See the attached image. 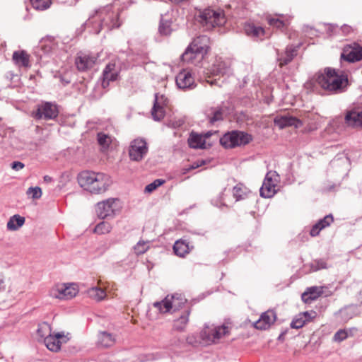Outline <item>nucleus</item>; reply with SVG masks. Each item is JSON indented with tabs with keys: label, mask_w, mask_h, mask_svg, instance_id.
<instances>
[{
	"label": "nucleus",
	"mask_w": 362,
	"mask_h": 362,
	"mask_svg": "<svg viewBox=\"0 0 362 362\" xmlns=\"http://www.w3.org/2000/svg\"><path fill=\"white\" fill-rule=\"evenodd\" d=\"M315 84L332 93H339L344 90L348 84V79L346 76L338 74L335 69L325 68L323 72H318L306 82L305 86L307 88H313Z\"/></svg>",
	"instance_id": "f257e3e1"
},
{
	"label": "nucleus",
	"mask_w": 362,
	"mask_h": 362,
	"mask_svg": "<svg viewBox=\"0 0 362 362\" xmlns=\"http://www.w3.org/2000/svg\"><path fill=\"white\" fill-rule=\"evenodd\" d=\"M78 182L82 188L95 194L105 192L112 184L109 175L93 171H83L79 173Z\"/></svg>",
	"instance_id": "f03ea898"
},
{
	"label": "nucleus",
	"mask_w": 362,
	"mask_h": 362,
	"mask_svg": "<svg viewBox=\"0 0 362 362\" xmlns=\"http://www.w3.org/2000/svg\"><path fill=\"white\" fill-rule=\"evenodd\" d=\"M119 25L118 13L112 12L111 6H107L96 11V15L90 17L86 22V26H92L93 28L92 31L95 34H98L103 28L110 30Z\"/></svg>",
	"instance_id": "7ed1b4c3"
},
{
	"label": "nucleus",
	"mask_w": 362,
	"mask_h": 362,
	"mask_svg": "<svg viewBox=\"0 0 362 362\" xmlns=\"http://www.w3.org/2000/svg\"><path fill=\"white\" fill-rule=\"evenodd\" d=\"M231 329L232 326L228 322L221 325L205 324L200 332V338L206 344H216L230 335Z\"/></svg>",
	"instance_id": "20e7f679"
},
{
	"label": "nucleus",
	"mask_w": 362,
	"mask_h": 362,
	"mask_svg": "<svg viewBox=\"0 0 362 362\" xmlns=\"http://www.w3.org/2000/svg\"><path fill=\"white\" fill-rule=\"evenodd\" d=\"M252 140V135L243 131L234 130L223 134L220 144L225 148H234L248 144Z\"/></svg>",
	"instance_id": "39448f33"
},
{
	"label": "nucleus",
	"mask_w": 362,
	"mask_h": 362,
	"mask_svg": "<svg viewBox=\"0 0 362 362\" xmlns=\"http://www.w3.org/2000/svg\"><path fill=\"white\" fill-rule=\"evenodd\" d=\"M187 300L182 294L168 295L163 300L153 303V305L160 313L165 314L182 308Z\"/></svg>",
	"instance_id": "423d86ee"
},
{
	"label": "nucleus",
	"mask_w": 362,
	"mask_h": 362,
	"mask_svg": "<svg viewBox=\"0 0 362 362\" xmlns=\"http://www.w3.org/2000/svg\"><path fill=\"white\" fill-rule=\"evenodd\" d=\"M148 152V144L144 139L136 138L130 142L128 155L132 161H141L146 157Z\"/></svg>",
	"instance_id": "0eeeda50"
},
{
	"label": "nucleus",
	"mask_w": 362,
	"mask_h": 362,
	"mask_svg": "<svg viewBox=\"0 0 362 362\" xmlns=\"http://www.w3.org/2000/svg\"><path fill=\"white\" fill-rule=\"evenodd\" d=\"M199 17L201 23L206 26L207 29L222 25L226 22L223 11H214L211 8L204 9L200 13Z\"/></svg>",
	"instance_id": "6e6552de"
},
{
	"label": "nucleus",
	"mask_w": 362,
	"mask_h": 362,
	"mask_svg": "<svg viewBox=\"0 0 362 362\" xmlns=\"http://www.w3.org/2000/svg\"><path fill=\"white\" fill-rule=\"evenodd\" d=\"M59 114L58 107L50 102H45L37 105L36 111L33 112L32 116L36 119H54Z\"/></svg>",
	"instance_id": "1a4fd4ad"
},
{
	"label": "nucleus",
	"mask_w": 362,
	"mask_h": 362,
	"mask_svg": "<svg viewBox=\"0 0 362 362\" xmlns=\"http://www.w3.org/2000/svg\"><path fill=\"white\" fill-rule=\"evenodd\" d=\"M78 293L76 284H62L56 286L50 291V296L55 298L69 300L75 297Z\"/></svg>",
	"instance_id": "9d476101"
},
{
	"label": "nucleus",
	"mask_w": 362,
	"mask_h": 362,
	"mask_svg": "<svg viewBox=\"0 0 362 362\" xmlns=\"http://www.w3.org/2000/svg\"><path fill=\"white\" fill-rule=\"evenodd\" d=\"M279 182V175L275 171L267 173L262 186L260 188V195L264 198H271L276 192V186Z\"/></svg>",
	"instance_id": "9b49d317"
},
{
	"label": "nucleus",
	"mask_w": 362,
	"mask_h": 362,
	"mask_svg": "<svg viewBox=\"0 0 362 362\" xmlns=\"http://www.w3.org/2000/svg\"><path fill=\"white\" fill-rule=\"evenodd\" d=\"M117 201L116 199L110 198L98 202L95 208L97 216L101 219L114 217L118 209Z\"/></svg>",
	"instance_id": "f8f14e48"
},
{
	"label": "nucleus",
	"mask_w": 362,
	"mask_h": 362,
	"mask_svg": "<svg viewBox=\"0 0 362 362\" xmlns=\"http://www.w3.org/2000/svg\"><path fill=\"white\" fill-rule=\"evenodd\" d=\"M341 58L349 62H356L362 59V46L354 42L344 46Z\"/></svg>",
	"instance_id": "ddd939ff"
},
{
	"label": "nucleus",
	"mask_w": 362,
	"mask_h": 362,
	"mask_svg": "<svg viewBox=\"0 0 362 362\" xmlns=\"http://www.w3.org/2000/svg\"><path fill=\"white\" fill-rule=\"evenodd\" d=\"M168 104V100L164 95L156 93L153 107L151 115L154 120L160 121L165 114V107Z\"/></svg>",
	"instance_id": "4468645a"
},
{
	"label": "nucleus",
	"mask_w": 362,
	"mask_h": 362,
	"mask_svg": "<svg viewBox=\"0 0 362 362\" xmlns=\"http://www.w3.org/2000/svg\"><path fill=\"white\" fill-rule=\"evenodd\" d=\"M230 64L221 57H216L212 65L208 69L206 74L212 76H224L230 73Z\"/></svg>",
	"instance_id": "2eb2a0df"
},
{
	"label": "nucleus",
	"mask_w": 362,
	"mask_h": 362,
	"mask_svg": "<svg viewBox=\"0 0 362 362\" xmlns=\"http://www.w3.org/2000/svg\"><path fill=\"white\" fill-rule=\"evenodd\" d=\"M120 69L115 62H110L106 65L103 71L102 86L107 88L110 81L117 80Z\"/></svg>",
	"instance_id": "dca6fc26"
},
{
	"label": "nucleus",
	"mask_w": 362,
	"mask_h": 362,
	"mask_svg": "<svg viewBox=\"0 0 362 362\" xmlns=\"http://www.w3.org/2000/svg\"><path fill=\"white\" fill-rule=\"evenodd\" d=\"M175 82L178 88L182 90L193 89L196 86L194 78L191 73L186 70L180 71L177 75Z\"/></svg>",
	"instance_id": "f3484780"
},
{
	"label": "nucleus",
	"mask_w": 362,
	"mask_h": 362,
	"mask_svg": "<svg viewBox=\"0 0 362 362\" xmlns=\"http://www.w3.org/2000/svg\"><path fill=\"white\" fill-rule=\"evenodd\" d=\"M276 320L274 311L269 310L263 313L258 320L254 323V327L257 329H268Z\"/></svg>",
	"instance_id": "a211bd4d"
},
{
	"label": "nucleus",
	"mask_w": 362,
	"mask_h": 362,
	"mask_svg": "<svg viewBox=\"0 0 362 362\" xmlns=\"http://www.w3.org/2000/svg\"><path fill=\"white\" fill-rule=\"evenodd\" d=\"M97 57L88 54L81 53L76 58L75 64L79 71H84L93 66Z\"/></svg>",
	"instance_id": "6ab92c4d"
},
{
	"label": "nucleus",
	"mask_w": 362,
	"mask_h": 362,
	"mask_svg": "<svg viewBox=\"0 0 362 362\" xmlns=\"http://www.w3.org/2000/svg\"><path fill=\"white\" fill-rule=\"evenodd\" d=\"M189 47L194 48L199 53L206 55L210 48V40L206 35H200L194 38L188 45Z\"/></svg>",
	"instance_id": "aec40b11"
},
{
	"label": "nucleus",
	"mask_w": 362,
	"mask_h": 362,
	"mask_svg": "<svg viewBox=\"0 0 362 362\" xmlns=\"http://www.w3.org/2000/svg\"><path fill=\"white\" fill-rule=\"evenodd\" d=\"M205 55L199 53L195 49L187 47L185 52L181 55L182 61L187 64L198 66L201 64Z\"/></svg>",
	"instance_id": "412c9836"
},
{
	"label": "nucleus",
	"mask_w": 362,
	"mask_h": 362,
	"mask_svg": "<svg viewBox=\"0 0 362 362\" xmlns=\"http://www.w3.org/2000/svg\"><path fill=\"white\" fill-rule=\"evenodd\" d=\"M274 124L280 129L292 126L298 128L302 126V122L300 119L289 115L276 116L274 118Z\"/></svg>",
	"instance_id": "4be33fe9"
},
{
	"label": "nucleus",
	"mask_w": 362,
	"mask_h": 362,
	"mask_svg": "<svg viewBox=\"0 0 362 362\" xmlns=\"http://www.w3.org/2000/svg\"><path fill=\"white\" fill-rule=\"evenodd\" d=\"M345 123L351 127L362 128V111L350 110L346 113Z\"/></svg>",
	"instance_id": "5701e85b"
},
{
	"label": "nucleus",
	"mask_w": 362,
	"mask_h": 362,
	"mask_svg": "<svg viewBox=\"0 0 362 362\" xmlns=\"http://www.w3.org/2000/svg\"><path fill=\"white\" fill-rule=\"evenodd\" d=\"M190 310H186L173 320V329L177 332H185L189 321Z\"/></svg>",
	"instance_id": "b1692460"
},
{
	"label": "nucleus",
	"mask_w": 362,
	"mask_h": 362,
	"mask_svg": "<svg viewBox=\"0 0 362 362\" xmlns=\"http://www.w3.org/2000/svg\"><path fill=\"white\" fill-rule=\"evenodd\" d=\"M64 337L63 332H58L54 335L47 336L44 339V343L47 348L52 351H58L61 348L60 339Z\"/></svg>",
	"instance_id": "393cba45"
},
{
	"label": "nucleus",
	"mask_w": 362,
	"mask_h": 362,
	"mask_svg": "<svg viewBox=\"0 0 362 362\" xmlns=\"http://www.w3.org/2000/svg\"><path fill=\"white\" fill-rule=\"evenodd\" d=\"M116 343V336L107 331L100 332L98 335V345L103 348L112 346Z\"/></svg>",
	"instance_id": "a878e982"
},
{
	"label": "nucleus",
	"mask_w": 362,
	"mask_h": 362,
	"mask_svg": "<svg viewBox=\"0 0 362 362\" xmlns=\"http://www.w3.org/2000/svg\"><path fill=\"white\" fill-rule=\"evenodd\" d=\"M244 31L247 36L257 39L263 37L265 34V30L262 27L255 25L252 23H245Z\"/></svg>",
	"instance_id": "bb28decb"
},
{
	"label": "nucleus",
	"mask_w": 362,
	"mask_h": 362,
	"mask_svg": "<svg viewBox=\"0 0 362 362\" xmlns=\"http://www.w3.org/2000/svg\"><path fill=\"white\" fill-rule=\"evenodd\" d=\"M297 54V47L293 45L287 46L284 54H278L277 60L279 66H283L290 63Z\"/></svg>",
	"instance_id": "cd10ccee"
},
{
	"label": "nucleus",
	"mask_w": 362,
	"mask_h": 362,
	"mask_svg": "<svg viewBox=\"0 0 362 362\" xmlns=\"http://www.w3.org/2000/svg\"><path fill=\"white\" fill-rule=\"evenodd\" d=\"M323 293V287L313 286L308 288L307 291L302 294V300L306 303H310L316 300Z\"/></svg>",
	"instance_id": "c85d7f7f"
},
{
	"label": "nucleus",
	"mask_w": 362,
	"mask_h": 362,
	"mask_svg": "<svg viewBox=\"0 0 362 362\" xmlns=\"http://www.w3.org/2000/svg\"><path fill=\"white\" fill-rule=\"evenodd\" d=\"M334 221L332 214L325 216L323 218L318 221L311 228L310 234L311 236H317L321 230L329 226Z\"/></svg>",
	"instance_id": "c756f323"
},
{
	"label": "nucleus",
	"mask_w": 362,
	"mask_h": 362,
	"mask_svg": "<svg viewBox=\"0 0 362 362\" xmlns=\"http://www.w3.org/2000/svg\"><path fill=\"white\" fill-rule=\"evenodd\" d=\"M12 59L18 66L30 67V55L25 50L15 51Z\"/></svg>",
	"instance_id": "7c9ffc66"
},
{
	"label": "nucleus",
	"mask_w": 362,
	"mask_h": 362,
	"mask_svg": "<svg viewBox=\"0 0 362 362\" xmlns=\"http://www.w3.org/2000/svg\"><path fill=\"white\" fill-rule=\"evenodd\" d=\"M224 111L221 107H212L206 110V116L211 124L223 119Z\"/></svg>",
	"instance_id": "2f4dec72"
},
{
	"label": "nucleus",
	"mask_w": 362,
	"mask_h": 362,
	"mask_svg": "<svg viewBox=\"0 0 362 362\" xmlns=\"http://www.w3.org/2000/svg\"><path fill=\"white\" fill-rule=\"evenodd\" d=\"M188 144L192 148H206V141L202 134L192 132L188 139Z\"/></svg>",
	"instance_id": "473e14b6"
},
{
	"label": "nucleus",
	"mask_w": 362,
	"mask_h": 362,
	"mask_svg": "<svg viewBox=\"0 0 362 362\" xmlns=\"http://www.w3.org/2000/svg\"><path fill=\"white\" fill-rule=\"evenodd\" d=\"M86 293L89 298L96 302H100L104 300L106 297V292L104 289L93 286L86 291Z\"/></svg>",
	"instance_id": "72a5a7b5"
},
{
	"label": "nucleus",
	"mask_w": 362,
	"mask_h": 362,
	"mask_svg": "<svg viewBox=\"0 0 362 362\" xmlns=\"http://www.w3.org/2000/svg\"><path fill=\"white\" fill-rule=\"evenodd\" d=\"M173 250L176 255L179 257H184L189 252L190 247L189 246V243L185 240H179L175 243Z\"/></svg>",
	"instance_id": "f704fd0d"
},
{
	"label": "nucleus",
	"mask_w": 362,
	"mask_h": 362,
	"mask_svg": "<svg viewBox=\"0 0 362 362\" xmlns=\"http://www.w3.org/2000/svg\"><path fill=\"white\" fill-rule=\"evenodd\" d=\"M25 223V218L18 214L12 216L7 222V228L9 230H17Z\"/></svg>",
	"instance_id": "c9c22d12"
},
{
	"label": "nucleus",
	"mask_w": 362,
	"mask_h": 362,
	"mask_svg": "<svg viewBox=\"0 0 362 362\" xmlns=\"http://www.w3.org/2000/svg\"><path fill=\"white\" fill-rule=\"evenodd\" d=\"M249 192V189L241 184L235 185L233 189V194L236 202L245 199Z\"/></svg>",
	"instance_id": "e433bc0d"
},
{
	"label": "nucleus",
	"mask_w": 362,
	"mask_h": 362,
	"mask_svg": "<svg viewBox=\"0 0 362 362\" xmlns=\"http://www.w3.org/2000/svg\"><path fill=\"white\" fill-rule=\"evenodd\" d=\"M112 229V226L110 223L101 221L95 226L93 232L98 235H105L110 233Z\"/></svg>",
	"instance_id": "4c0bfd02"
},
{
	"label": "nucleus",
	"mask_w": 362,
	"mask_h": 362,
	"mask_svg": "<svg viewBox=\"0 0 362 362\" xmlns=\"http://www.w3.org/2000/svg\"><path fill=\"white\" fill-rule=\"evenodd\" d=\"M282 18V16H279V17L269 16L267 18V20L270 25L276 27L277 28H281L286 26L288 24V20H284Z\"/></svg>",
	"instance_id": "58836bf2"
},
{
	"label": "nucleus",
	"mask_w": 362,
	"mask_h": 362,
	"mask_svg": "<svg viewBox=\"0 0 362 362\" xmlns=\"http://www.w3.org/2000/svg\"><path fill=\"white\" fill-rule=\"evenodd\" d=\"M37 334L41 340L44 341L45 337L52 334V329L50 325L47 322H42L38 325Z\"/></svg>",
	"instance_id": "ea45409f"
},
{
	"label": "nucleus",
	"mask_w": 362,
	"mask_h": 362,
	"mask_svg": "<svg viewBox=\"0 0 362 362\" xmlns=\"http://www.w3.org/2000/svg\"><path fill=\"white\" fill-rule=\"evenodd\" d=\"M306 313H299L297 315L291 322V327L293 329H299L303 327L307 322L305 315Z\"/></svg>",
	"instance_id": "a19ab883"
},
{
	"label": "nucleus",
	"mask_w": 362,
	"mask_h": 362,
	"mask_svg": "<svg viewBox=\"0 0 362 362\" xmlns=\"http://www.w3.org/2000/svg\"><path fill=\"white\" fill-rule=\"evenodd\" d=\"M97 140L99 145L104 149L107 148L112 142L111 137L103 132L98 133Z\"/></svg>",
	"instance_id": "79ce46f5"
},
{
	"label": "nucleus",
	"mask_w": 362,
	"mask_h": 362,
	"mask_svg": "<svg viewBox=\"0 0 362 362\" xmlns=\"http://www.w3.org/2000/svg\"><path fill=\"white\" fill-rule=\"evenodd\" d=\"M148 241L139 240L134 247V253L136 255L144 254L150 247Z\"/></svg>",
	"instance_id": "37998d69"
},
{
	"label": "nucleus",
	"mask_w": 362,
	"mask_h": 362,
	"mask_svg": "<svg viewBox=\"0 0 362 362\" xmlns=\"http://www.w3.org/2000/svg\"><path fill=\"white\" fill-rule=\"evenodd\" d=\"M310 272H317L320 269H325L328 267L327 262L323 259H314L310 264Z\"/></svg>",
	"instance_id": "c03bdc74"
},
{
	"label": "nucleus",
	"mask_w": 362,
	"mask_h": 362,
	"mask_svg": "<svg viewBox=\"0 0 362 362\" xmlns=\"http://www.w3.org/2000/svg\"><path fill=\"white\" fill-rule=\"evenodd\" d=\"M158 30L163 35H169L172 31L171 22L162 18L160 21Z\"/></svg>",
	"instance_id": "a18cd8bd"
},
{
	"label": "nucleus",
	"mask_w": 362,
	"mask_h": 362,
	"mask_svg": "<svg viewBox=\"0 0 362 362\" xmlns=\"http://www.w3.org/2000/svg\"><path fill=\"white\" fill-rule=\"evenodd\" d=\"M32 6L40 11H43L48 8L50 6V0H30Z\"/></svg>",
	"instance_id": "49530a36"
},
{
	"label": "nucleus",
	"mask_w": 362,
	"mask_h": 362,
	"mask_svg": "<svg viewBox=\"0 0 362 362\" xmlns=\"http://www.w3.org/2000/svg\"><path fill=\"white\" fill-rule=\"evenodd\" d=\"M27 194L31 195L32 198L34 199H39L42 196L41 188L39 187H29L27 190Z\"/></svg>",
	"instance_id": "de8ad7c7"
},
{
	"label": "nucleus",
	"mask_w": 362,
	"mask_h": 362,
	"mask_svg": "<svg viewBox=\"0 0 362 362\" xmlns=\"http://www.w3.org/2000/svg\"><path fill=\"white\" fill-rule=\"evenodd\" d=\"M164 183V180L157 179L154 180L153 182L147 185L145 187V192L148 193H151L154 191L158 187L160 186Z\"/></svg>",
	"instance_id": "09e8293b"
},
{
	"label": "nucleus",
	"mask_w": 362,
	"mask_h": 362,
	"mask_svg": "<svg viewBox=\"0 0 362 362\" xmlns=\"http://www.w3.org/2000/svg\"><path fill=\"white\" fill-rule=\"evenodd\" d=\"M348 337V332L345 329H340L337 331L334 336V340L335 341L341 342Z\"/></svg>",
	"instance_id": "8fccbe9b"
},
{
	"label": "nucleus",
	"mask_w": 362,
	"mask_h": 362,
	"mask_svg": "<svg viewBox=\"0 0 362 362\" xmlns=\"http://www.w3.org/2000/svg\"><path fill=\"white\" fill-rule=\"evenodd\" d=\"M223 196H224V192H221L216 198H215L212 200V204L214 206L219 207V208H221L223 206H226V204L223 202Z\"/></svg>",
	"instance_id": "3c124183"
},
{
	"label": "nucleus",
	"mask_w": 362,
	"mask_h": 362,
	"mask_svg": "<svg viewBox=\"0 0 362 362\" xmlns=\"http://www.w3.org/2000/svg\"><path fill=\"white\" fill-rule=\"evenodd\" d=\"M205 163H206V162L204 160H197L196 162H194L191 165H189V167L188 168L184 169L183 173H186L187 172H188L190 170H194V169H196L199 167L204 165Z\"/></svg>",
	"instance_id": "603ef678"
},
{
	"label": "nucleus",
	"mask_w": 362,
	"mask_h": 362,
	"mask_svg": "<svg viewBox=\"0 0 362 362\" xmlns=\"http://www.w3.org/2000/svg\"><path fill=\"white\" fill-rule=\"evenodd\" d=\"M302 313H306L305 315L306 322H310L311 320L315 318L317 315L316 312L313 310L303 312Z\"/></svg>",
	"instance_id": "864d4df0"
},
{
	"label": "nucleus",
	"mask_w": 362,
	"mask_h": 362,
	"mask_svg": "<svg viewBox=\"0 0 362 362\" xmlns=\"http://www.w3.org/2000/svg\"><path fill=\"white\" fill-rule=\"evenodd\" d=\"M25 165L20 161H14L11 163L12 169L18 171L24 168Z\"/></svg>",
	"instance_id": "5fc2aeb1"
},
{
	"label": "nucleus",
	"mask_w": 362,
	"mask_h": 362,
	"mask_svg": "<svg viewBox=\"0 0 362 362\" xmlns=\"http://www.w3.org/2000/svg\"><path fill=\"white\" fill-rule=\"evenodd\" d=\"M341 30L342 33L345 35H349L353 31V29L351 26L348 25H344L341 27Z\"/></svg>",
	"instance_id": "6e6d98bb"
},
{
	"label": "nucleus",
	"mask_w": 362,
	"mask_h": 362,
	"mask_svg": "<svg viewBox=\"0 0 362 362\" xmlns=\"http://www.w3.org/2000/svg\"><path fill=\"white\" fill-rule=\"evenodd\" d=\"M186 340H187V342L190 344H194V343L195 342L194 337L193 335L187 336Z\"/></svg>",
	"instance_id": "4d7b16f0"
},
{
	"label": "nucleus",
	"mask_w": 362,
	"mask_h": 362,
	"mask_svg": "<svg viewBox=\"0 0 362 362\" xmlns=\"http://www.w3.org/2000/svg\"><path fill=\"white\" fill-rule=\"evenodd\" d=\"M204 138V140L206 139V138H209L210 137L211 135H212V132H208L206 133H205L204 134H202Z\"/></svg>",
	"instance_id": "13d9d810"
},
{
	"label": "nucleus",
	"mask_w": 362,
	"mask_h": 362,
	"mask_svg": "<svg viewBox=\"0 0 362 362\" xmlns=\"http://www.w3.org/2000/svg\"><path fill=\"white\" fill-rule=\"evenodd\" d=\"M44 180L47 182H51L52 181V177L48 176V175H45L44 176Z\"/></svg>",
	"instance_id": "bf43d9fd"
},
{
	"label": "nucleus",
	"mask_w": 362,
	"mask_h": 362,
	"mask_svg": "<svg viewBox=\"0 0 362 362\" xmlns=\"http://www.w3.org/2000/svg\"><path fill=\"white\" fill-rule=\"evenodd\" d=\"M283 336H284V334H283V333H282V334H281L279 335V339H283Z\"/></svg>",
	"instance_id": "052dcab7"
},
{
	"label": "nucleus",
	"mask_w": 362,
	"mask_h": 362,
	"mask_svg": "<svg viewBox=\"0 0 362 362\" xmlns=\"http://www.w3.org/2000/svg\"><path fill=\"white\" fill-rule=\"evenodd\" d=\"M334 28V25H329V29L332 31V30Z\"/></svg>",
	"instance_id": "680f3d73"
},
{
	"label": "nucleus",
	"mask_w": 362,
	"mask_h": 362,
	"mask_svg": "<svg viewBox=\"0 0 362 362\" xmlns=\"http://www.w3.org/2000/svg\"><path fill=\"white\" fill-rule=\"evenodd\" d=\"M359 296H360V297H361V298H362V291H361L359 292Z\"/></svg>",
	"instance_id": "e2e57ef3"
},
{
	"label": "nucleus",
	"mask_w": 362,
	"mask_h": 362,
	"mask_svg": "<svg viewBox=\"0 0 362 362\" xmlns=\"http://www.w3.org/2000/svg\"><path fill=\"white\" fill-rule=\"evenodd\" d=\"M182 124V122H180L179 124H177V126H180Z\"/></svg>",
	"instance_id": "0e129e2a"
}]
</instances>
